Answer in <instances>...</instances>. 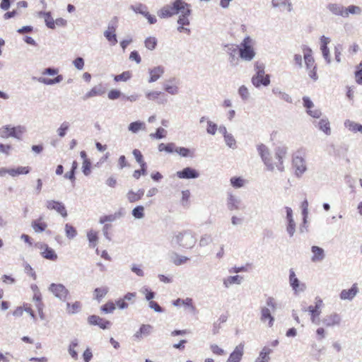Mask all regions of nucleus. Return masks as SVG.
<instances>
[{
    "label": "nucleus",
    "mask_w": 362,
    "mask_h": 362,
    "mask_svg": "<svg viewBox=\"0 0 362 362\" xmlns=\"http://www.w3.org/2000/svg\"><path fill=\"white\" fill-rule=\"evenodd\" d=\"M255 41L250 37H245L238 47L239 57L245 62L252 61L255 57V51L253 47Z\"/></svg>",
    "instance_id": "obj_1"
},
{
    "label": "nucleus",
    "mask_w": 362,
    "mask_h": 362,
    "mask_svg": "<svg viewBox=\"0 0 362 362\" xmlns=\"http://www.w3.org/2000/svg\"><path fill=\"white\" fill-rule=\"evenodd\" d=\"M187 6V3L183 0H175L171 5H165L158 11V16L162 18H170L180 13L182 9Z\"/></svg>",
    "instance_id": "obj_2"
},
{
    "label": "nucleus",
    "mask_w": 362,
    "mask_h": 362,
    "mask_svg": "<svg viewBox=\"0 0 362 362\" xmlns=\"http://www.w3.org/2000/svg\"><path fill=\"white\" fill-rule=\"evenodd\" d=\"M174 239L177 244L185 248L193 247L196 243L194 235L189 230L179 232L174 236Z\"/></svg>",
    "instance_id": "obj_3"
},
{
    "label": "nucleus",
    "mask_w": 362,
    "mask_h": 362,
    "mask_svg": "<svg viewBox=\"0 0 362 362\" xmlns=\"http://www.w3.org/2000/svg\"><path fill=\"white\" fill-rule=\"evenodd\" d=\"M49 291L56 297L63 301L69 299V291L62 284H51L49 286Z\"/></svg>",
    "instance_id": "obj_4"
},
{
    "label": "nucleus",
    "mask_w": 362,
    "mask_h": 362,
    "mask_svg": "<svg viewBox=\"0 0 362 362\" xmlns=\"http://www.w3.org/2000/svg\"><path fill=\"white\" fill-rule=\"evenodd\" d=\"M30 288L33 292V296L32 298L33 301L34 302L35 305L37 309L40 317L42 319H43L45 317V315L43 313L45 305L42 301V293L36 284H32Z\"/></svg>",
    "instance_id": "obj_5"
},
{
    "label": "nucleus",
    "mask_w": 362,
    "mask_h": 362,
    "mask_svg": "<svg viewBox=\"0 0 362 362\" xmlns=\"http://www.w3.org/2000/svg\"><path fill=\"white\" fill-rule=\"evenodd\" d=\"M31 168L29 166H18L16 168L0 169V177L4 176L6 174L10 175L11 177H16L21 175L28 174Z\"/></svg>",
    "instance_id": "obj_6"
},
{
    "label": "nucleus",
    "mask_w": 362,
    "mask_h": 362,
    "mask_svg": "<svg viewBox=\"0 0 362 362\" xmlns=\"http://www.w3.org/2000/svg\"><path fill=\"white\" fill-rule=\"evenodd\" d=\"M35 246L41 250L40 254L44 258L52 261H55L57 259V255L48 245L43 243H37Z\"/></svg>",
    "instance_id": "obj_7"
},
{
    "label": "nucleus",
    "mask_w": 362,
    "mask_h": 362,
    "mask_svg": "<svg viewBox=\"0 0 362 362\" xmlns=\"http://www.w3.org/2000/svg\"><path fill=\"white\" fill-rule=\"evenodd\" d=\"M251 82L256 88H259L262 85L267 86L270 83V76L265 73L256 72L252 77Z\"/></svg>",
    "instance_id": "obj_8"
},
{
    "label": "nucleus",
    "mask_w": 362,
    "mask_h": 362,
    "mask_svg": "<svg viewBox=\"0 0 362 362\" xmlns=\"http://www.w3.org/2000/svg\"><path fill=\"white\" fill-rule=\"evenodd\" d=\"M136 298V293H127L123 298L116 300V305L119 309H127L130 305L134 303Z\"/></svg>",
    "instance_id": "obj_9"
},
{
    "label": "nucleus",
    "mask_w": 362,
    "mask_h": 362,
    "mask_svg": "<svg viewBox=\"0 0 362 362\" xmlns=\"http://www.w3.org/2000/svg\"><path fill=\"white\" fill-rule=\"evenodd\" d=\"M244 343H240L236 346L234 350L230 354L226 362H241L244 354Z\"/></svg>",
    "instance_id": "obj_10"
},
{
    "label": "nucleus",
    "mask_w": 362,
    "mask_h": 362,
    "mask_svg": "<svg viewBox=\"0 0 362 362\" xmlns=\"http://www.w3.org/2000/svg\"><path fill=\"white\" fill-rule=\"evenodd\" d=\"M88 322L91 325H98L103 329H109L111 326V322L109 320H105L100 316L93 315L88 317Z\"/></svg>",
    "instance_id": "obj_11"
},
{
    "label": "nucleus",
    "mask_w": 362,
    "mask_h": 362,
    "mask_svg": "<svg viewBox=\"0 0 362 362\" xmlns=\"http://www.w3.org/2000/svg\"><path fill=\"white\" fill-rule=\"evenodd\" d=\"M46 206L49 210H55L63 217L67 216L66 209L64 204L62 202L50 200L47 202Z\"/></svg>",
    "instance_id": "obj_12"
},
{
    "label": "nucleus",
    "mask_w": 362,
    "mask_h": 362,
    "mask_svg": "<svg viewBox=\"0 0 362 362\" xmlns=\"http://www.w3.org/2000/svg\"><path fill=\"white\" fill-rule=\"evenodd\" d=\"M322 305V300L320 298H316L315 305H310L308 308V310L310 313L311 315V321L313 323H317V317L320 315V308Z\"/></svg>",
    "instance_id": "obj_13"
},
{
    "label": "nucleus",
    "mask_w": 362,
    "mask_h": 362,
    "mask_svg": "<svg viewBox=\"0 0 362 362\" xmlns=\"http://www.w3.org/2000/svg\"><path fill=\"white\" fill-rule=\"evenodd\" d=\"M178 81L175 78H171L163 84V89L168 93L175 95L179 93Z\"/></svg>",
    "instance_id": "obj_14"
},
{
    "label": "nucleus",
    "mask_w": 362,
    "mask_h": 362,
    "mask_svg": "<svg viewBox=\"0 0 362 362\" xmlns=\"http://www.w3.org/2000/svg\"><path fill=\"white\" fill-rule=\"evenodd\" d=\"M226 48V52L228 54V62L232 66H235L238 64L239 59L237 57L238 49L233 45H225Z\"/></svg>",
    "instance_id": "obj_15"
},
{
    "label": "nucleus",
    "mask_w": 362,
    "mask_h": 362,
    "mask_svg": "<svg viewBox=\"0 0 362 362\" xmlns=\"http://www.w3.org/2000/svg\"><path fill=\"white\" fill-rule=\"evenodd\" d=\"M303 51L304 53L303 57L307 70H310L311 69H315L317 66L315 64L314 58L311 54L312 49L307 46H303Z\"/></svg>",
    "instance_id": "obj_16"
},
{
    "label": "nucleus",
    "mask_w": 362,
    "mask_h": 362,
    "mask_svg": "<svg viewBox=\"0 0 362 362\" xmlns=\"http://www.w3.org/2000/svg\"><path fill=\"white\" fill-rule=\"evenodd\" d=\"M190 5L187 4V6H185L184 9L180 12V15L177 19V23L180 25H189V20L188 16L191 15Z\"/></svg>",
    "instance_id": "obj_17"
},
{
    "label": "nucleus",
    "mask_w": 362,
    "mask_h": 362,
    "mask_svg": "<svg viewBox=\"0 0 362 362\" xmlns=\"http://www.w3.org/2000/svg\"><path fill=\"white\" fill-rule=\"evenodd\" d=\"M358 291L356 284H354L351 288L344 289L340 293V298L341 300H351L357 294Z\"/></svg>",
    "instance_id": "obj_18"
},
{
    "label": "nucleus",
    "mask_w": 362,
    "mask_h": 362,
    "mask_svg": "<svg viewBox=\"0 0 362 362\" xmlns=\"http://www.w3.org/2000/svg\"><path fill=\"white\" fill-rule=\"evenodd\" d=\"M177 175L181 179L196 178L199 176V173L191 168H185L181 171L177 173Z\"/></svg>",
    "instance_id": "obj_19"
},
{
    "label": "nucleus",
    "mask_w": 362,
    "mask_h": 362,
    "mask_svg": "<svg viewBox=\"0 0 362 362\" xmlns=\"http://www.w3.org/2000/svg\"><path fill=\"white\" fill-rule=\"evenodd\" d=\"M289 281L291 287L296 292L304 290L305 285L303 284H300L293 269L290 270Z\"/></svg>",
    "instance_id": "obj_20"
},
{
    "label": "nucleus",
    "mask_w": 362,
    "mask_h": 362,
    "mask_svg": "<svg viewBox=\"0 0 362 362\" xmlns=\"http://www.w3.org/2000/svg\"><path fill=\"white\" fill-rule=\"evenodd\" d=\"M150 78L148 79L149 83L156 81L160 77L164 74V67L162 66H156L148 71Z\"/></svg>",
    "instance_id": "obj_21"
},
{
    "label": "nucleus",
    "mask_w": 362,
    "mask_h": 362,
    "mask_svg": "<svg viewBox=\"0 0 362 362\" xmlns=\"http://www.w3.org/2000/svg\"><path fill=\"white\" fill-rule=\"evenodd\" d=\"M344 127L352 133H360L362 134V124H358L354 121L346 119L344 121Z\"/></svg>",
    "instance_id": "obj_22"
},
{
    "label": "nucleus",
    "mask_w": 362,
    "mask_h": 362,
    "mask_svg": "<svg viewBox=\"0 0 362 362\" xmlns=\"http://www.w3.org/2000/svg\"><path fill=\"white\" fill-rule=\"evenodd\" d=\"M31 226L35 233H42L47 228V223L42 217H40L32 221Z\"/></svg>",
    "instance_id": "obj_23"
},
{
    "label": "nucleus",
    "mask_w": 362,
    "mask_h": 362,
    "mask_svg": "<svg viewBox=\"0 0 362 362\" xmlns=\"http://www.w3.org/2000/svg\"><path fill=\"white\" fill-rule=\"evenodd\" d=\"M340 316L337 313H333L327 315L323 319V323L326 327H334L338 325L340 323Z\"/></svg>",
    "instance_id": "obj_24"
},
{
    "label": "nucleus",
    "mask_w": 362,
    "mask_h": 362,
    "mask_svg": "<svg viewBox=\"0 0 362 362\" xmlns=\"http://www.w3.org/2000/svg\"><path fill=\"white\" fill-rule=\"evenodd\" d=\"M26 129L24 126L18 125L16 127H11L9 135L10 137L17 139L18 140L22 139L23 134L25 132Z\"/></svg>",
    "instance_id": "obj_25"
},
{
    "label": "nucleus",
    "mask_w": 362,
    "mask_h": 362,
    "mask_svg": "<svg viewBox=\"0 0 362 362\" xmlns=\"http://www.w3.org/2000/svg\"><path fill=\"white\" fill-rule=\"evenodd\" d=\"M34 81H37L40 83H44L45 85H54L56 83H59L62 82L64 79V77L62 75H57L54 78H37V77H33L32 78Z\"/></svg>",
    "instance_id": "obj_26"
},
{
    "label": "nucleus",
    "mask_w": 362,
    "mask_h": 362,
    "mask_svg": "<svg viewBox=\"0 0 362 362\" xmlns=\"http://www.w3.org/2000/svg\"><path fill=\"white\" fill-rule=\"evenodd\" d=\"M261 320L264 322L268 320L269 327H272L274 325V318L271 314V312L267 308H261Z\"/></svg>",
    "instance_id": "obj_27"
},
{
    "label": "nucleus",
    "mask_w": 362,
    "mask_h": 362,
    "mask_svg": "<svg viewBox=\"0 0 362 362\" xmlns=\"http://www.w3.org/2000/svg\"><path fill=\"white\" fill-rule=\"evenodd\" d=\"M105 93V88L101 85L94 86L90 91L86 93L84 99L95 97L96 95H102Z\"/></svg>",
    "instance_id": "obj_28"
},
{
    "label": "nucleus",
    "mask_w": 362,
    "mask_h": 362,
    "mask_svg": "<svg viewBox=\"0 0 362 362\" xmlns=\"http://www.w3.org/2000/svg\"><path fill=\"white\" fill-rule=\"evenodd\" d=\"M37 16L40 18H44L45 23L46 25L47 26V28H49L50 29L55 28L54 20L52 17L51 13L49 11V12L40 11L37 13Z\"/></svg>",
    "instance_id": "obj_29"
},
{
    "label": "nucleus",
    "mask_w": 362,
    "mask_h": 362,
    "mask_svg": "<svg viewBox=\"0 0 362 362\" xmlns=\"http://www.w3.org/2000/svg\"><path fill=\"white\" fill-rule=\"evenodd\" d=\"M315 125L319 128L320 130L325 133L327 135H330L331 134V129H330V124L328 119L323 118L320 119L317 124L316 122H314Z\"/></svg>",
    "instance_id": "obj_30"
},
{
    "label": "nucleus",
    "mask_w": 362,
    "mask_h": 362,
    "mask_svg": "<svg viewBox=\"0 0 362 362\" xmlns=\"http://www.w3.org/2000/svg\"><path fill=\"white\" fill-rule=\"evenodd\" d=\"M272 352V350L269 347L264 346L256 358L255 362H269L270 360L269 354Z\"/></svg>",
    "instance_id": "obj_31"
},
{
    "label": "nucleus",
    "mask_w": 362,
    "mask_h": 362,
    "mask_svg": "<svg viewBox=\"0 0 362 362\" xmlns=\"http://www.w3.org/2000/svg\"><path fill=\"white\" fill-rule=\"evenodd\" d=\"M311 251L313 254L312 257L313 262H320L325 257L323 249L317 246H313Z\"/></svg>",
    "instance_id": "obj_32"
},
{
    "label": "nucleus",
    "mask_w": 362,
    "mask_h": 362,
    "mask_svg": "<svg viewBox=\"0 0 362 362\" xmlns=\"http://www.w3.org/2000/svg\"><path fill=\"white\" fill-rule=\"evenodd\" d=\"M272 93L279 96V98L281 100H283L284 101L286 102V103H293V100H292V98L291 95H289L288 93L282 91L281 90V88H278V87H274L272 88Z\"/></svg>",
    "instance_id": "obj_33"
},
{
    "label": "nucleus",
    "mask_w": 362,
    "mask_h": 362,
    "mask_svg": "<svg viewBox=\"0 0 362 362\" xmlns=\"http://www.w3.org/2000/svg\"><path fill=\"white\" fill-rule=\"evenodd\" d=\"M152 330V326L150 325H142L135 334L134 337L136 339H141L143 337L148 335Z\"/></svg>",
    "instance_id": "obj_34"
},
{
    "label": "nucleus",
    "mask_w": 362,
    "mask_h": 362,
    "mask_svg": "<svg viewBox=\"0 0 362 362\" xmlns=\"http://www.w3.org/2000/svg\"><path fill=\"white\" fill-rule=\"evenodd\" d=\"M146 124L141 121H136L130 123L128 126V130L132 133L136 134L139 130H145Z\"/></svg>",
    "instance_id": "obj_35"
},
{
    "label": "nucleus",
    "mask_w": 362,
    "mask_h": 362,
    "mask_svg": "<svg viewBox=\"0 0 362 362\" xmlns=\"http://www.w3.org/2000/svg\"><path fill=\"white\" fill-rule=\"evenodd\" d=\"M328 10L334 15L341 16L344 17V8L343 6L337 4H329L327 5Z\"/></svg>",
    "instance_id": "obj_36"
},
{
    "label": "nucleus",
    "mask_w": 362,
    "mask_h": 362,
    "mask_svg": "<svg viewBox=\"0 0 362 362\" xmlns=\"http://www.w3.org/2000/svg\"><path fill=\"white\" fill-rule=\"evenodd\" d=\"M195 150L194 148H187L185 147H177L176 148V153L182 157H194Z\"/></svg>",
    "instance_id": "obj_37"
},
{
    "label": "nucleus",
    "mask_w": 362,
    "mask_h": 362,
    "mask_svg": "<svg viewBox=\"0 0 362 362\" xmlns=\"http://www.w3.org/2000/svg\"><path fill=\"white\" fill-rule=\"evenodd\" d=\"M362 13L361 7L355 5L349 6L344 9V17L347 18L349 14L360 15Z\"/></svg>",
    "instance_id": "obj_38"
},
{
    "label": "nucleus",
    "mask_w": 362,
    "mask_h": 362,
    "mask_svg": "<svg viewBox=\"0 0 362 362\" xmlns=\"http://www.w3.org/2000/svg\"><path fill=\"white\" fill-rule=\"evenodd\" d=\"M129 8L136 13H139L144 16L145 14L146 15V12L148 11L147 6L141 3H139L135 5H131Z\"/></svg>",
    "instance_id": "obj_39"
},
{
    "label": "nucleus",
    "mask_w": 362,
    "mask_h": 362,
    "mask_svg": "<svg viewBox=\"0 0 362 362\" xmlns=\"http://www.w3.org/2000/svg\"><path fill=\"white\" fill-rule=\"evenodd\" d=\"M144 192L143 190H139L137 192L129 191L127 193V198L130 202H135L140 200L144 196Z\"/></svg>",
    "instance_id": "obj_40"
},
{
    "label": "nucleus",
    "mask_w": 362,
    "mask_h": 362,
    "mask_svg": "<svg viewBox=\"0 0 362 362\" xmlns=\"http://www.w3.org/2000/svg\"><path fill=\"white\" fill-rule=\"evenodd\" d=\"M81 308V303L79 301H75L73 303H68L66 304V311L69 314H74L78 313Z\"/></svg>",
    "instance_id": "obj_41"
},
{
    "label": "nucleus",
    "mask_w": 362,
    "mask_h": 362,
    "mask_svg": "<svg viewBox=\"0 0 362 362\" xmlns=\"http://www.w3.org/2000/svg\"><path fill=\"white\" fill-rule=\"evenodd\" d=\"M257 150L258 154L261 157V158H267V156H269V148L263 144H258L257 146Z\"/></svg>",
    "instance_id": "obj_42"
},
{
    "label": "nucleus",
    "mask_w": 362,
    "mask_h": 362,
    "mask_svg": "<svg viewBox=\"0 0 362 362\" xmlns=\"http://www.w3.org/2000/svg\"><path fill=\"white\" fill-rule=\"evenodd\" d=\"M294 165L296 168L295 173L298 176L302 175L306 170L304 160H297Z\"/></svg>",
    "instance_id": "obj_43"
},
{
    "label": "nucleus",
    "mask_w": 362,
    "mask_h": 362,
    "mask_svg": "<svg viewBox=\"0 0 362 362\" xmlns=\"http://www.w3.org/2000/svg\"><path fill=\"white\" fill-rule=\"evenodd\" d=\"M241 279L242 277L238 275L229 276L227 279H224L223 284L225 285L226 287H228L234 284H240Z\"/></svg>",
    "instance_id": "obj_44"
},
{
    "label": "nucleus",
    "mask_w": 362,
    "mask_h": 362,
    "mask_svg": "<svg viewBox=\"0 0 362 362\" xmlns=\"http://www.w3.org/2000/svg\"><path fill=\"white\" fill-rule=\"evenodd\" d=\"M69 127H70L69 122H68L66 121L63 122L61 124L60 127L57 129L58 136L60 138L64 137L66 134L67 130L69 129Z\"/></svg>",
    "instance_id": "obj_45"
},
{
    "label": "nucleus",
    "mask_w": 362,
    "mask_h": 362,
    "mask_svg": "<svg viewBox=\"0 0 362 362\" xmlns=\"http://www.w3.org/2000/svg\"><path fill=\"white\" fill-rule=\"evenodd\" d=\"M288 151L287 146L281 145L275 148V156L276 158H284L286 156Z\"/></svg>",
    "instance_id": "obj_46"
},
{
    "label": "nucleus",
    "mask_w": 362,
    "mask_h": 362,
    "mask_svg": "<svg viewBox=\"0 0 362 362\" xmlns=\"http://www.w3.org/2000/svg\"><path fill=\"white\" fill-rule=\"evenodd\" d=\"M107 292L108 288L107 287L97 288L94 291L95 298L100 300L105 296Z\"/></svg>",
    "instance_id": "obj_47"
},
{
    "label": "nucleus",
    "mask_w": 362,
    "mask_h": 362,
    "mask_svg": "<svg viewBox=\"0 0 362 362\" xmlns=\"http://www.w3.org/2000/svg\"><path fill=\"white\" fill-rule=\"evenodd\" d=\"M140 165H141V170H134V173H133V176L136 178V179H139L140 177V176L141 175H145L146 173V163L144 162V160H137Z\"/></svg>",
    "instance_id": "obj_48"
},
{
    "label": "nucleus",
    "mask_w": 362,
    "mask_h": 362,
    "mask_svg": "<svg viewBox=\"0 0 362 362\" xmlns=\"http://www.w3.org/2000/svg\"><path fill=\"white\" fill-rule=\"evenodd\" d=\"M272 6L274 7L280 8L281 6H284L286 4L288 5V11H291L292 9L291 3L289 2V0H272Z\"/></svg>",
    "instance_id": "obj_49"
},
{
    "label": "nucleus",
    "mask_w": 362,
    "mask_h": 362,
    "mask_svg": "<svg viewBox=\"0 0 362 362\" xmlns=\"http://www.w3.org/2000/svg\"><path fill=\"white\" fill-rule=\"evenodd\" d=\"M210 350L216 356H221L226 355V351L216 344H212L210 345Z\"/></svg>",
    "instance_id": "obj_50"
},
{
    "label": "nucleus",
    "mask_w": 362,
    "mask_h": 362,
    "mask_svg": "<svg viewBox=\"0 0 362 362\" xmlns=\"http://www.w3.org/2000/svg\"><path fill=\"white\" fill-rule=\"evenodd\" d=\"M87 236L90 246L95 247L98 240V233L94 230H90L88 233Z\"/></svg>",
    "instance_id": "obj_51"
},
{
    "label": "nucleus",
    "mask_w": 362,
    "mask_h": 362,
    "mask_svg": "<svg viewBox=\"0 0 362 362\" xmlns=\"http://www.w3.org/2000/svg\"><path fill=\"white\" fill-rule=\"evenodd\" d=\"M144 44L147 49L153 50L157 45V40L154 37H148L145 40Z\"/></svg>",
    "instance_id": "obj_52"
},
{
    "label": "nucleus",
    "mask_w": 362,
    "mask_h": 362,
    "mask_svg": "<svg viewBox=\"0 0 362 362\" xmlns=\"http://www.w3.org/2000/svg\"><path fill=\"white\" fill-rule=\"evenodd\" d=\"M65 233L66 237L70 239L74 238L77 235L76 228L69 223L65 225Z\"/></svg>",
    "instance_id": "obj_53"
},
{
    "label": "nucleus",
    "mask_w": 362,
    "mask_h": 362,
    "mask_svg": "<svg viewBox=\"0 0 362 362\" xmlns=\"http://www.w3.org/2000/svg\"><path fill=\"white\" fill-rule=\"evenodd\" d=\"M115 305L116 303L108 301L101 307V310L105 313H111L115 310Z\"/></svg>",
    "instance_id": "obj_54"
},
{
    "label": "nucleus",
    "mask_w": 362,
    "mask_h": 362,
    "mask_svg": "<svg viewBox=\"0 0 362 362\" xmlns=\"http://www.w3.org/2000/svg\"><path fill=\"white\" fill-rule=\"evenodd\" d=\"M104 36L112 45H115L117 43V39L115 33L105 31Z\"/></svg>",
    "instance_id": "obj_55"
},
{
    "label": "nucleus",
    "mask_w": 362,
    "mask_h": 362,
    "mask_svg": "<svg viewBox=\"0 0 362 362\" xmlns=\"http://www.w3.org/2000/svg\"><path fill=\"white\" fill-rule=\"evenodd\" d=\"M238 94L243 100L246 101L250 98V92L245 86H241L238 88Z\"/></svg>",
    "instance_id": "obj_56"
},
{
    "label": "nucleus",
    "mask_w": 362,
    "mask_h": 362,
    "mask_svg": "<svg viewBox=\"0 0 362 362\" xmlns=\"http://www.w3.org/2000/svg\"><path fill=\"white\" fill-rule=\"evenodd\" d=\"M224 141L228 147L231 148H236V141L232 134L229 133L226 135V136H224Z\"/></svg>",
    "instance_id": "obj_57"
},
{
    "label": "nucleus",
    "mask_w": 362,
    "mask_h": 362,
    "mask_svg": "<svg viewBox=\"0 0 362 362\" xmlns=\"http://www.w3.org/2000/svg\"><path fill=\"white\" fill-rule=\"evenodd\" d=\"M132 215L136 218H141L144 216V208L143 206H137L132 210Z\"/></svg>",
    "instance_id": "obj_58"
},
{
    "label": "nucleus",
    "mask_w": 362,
    "mask_h": 362,
    "mask_svg": "<svg viewBox=\"0 0 362 362\" xmlns=\"http://www.w3.org/2000/svg\"><path fill=\"white\" fill-rule=\"evenodd\" d=\"M131 73L129 71H124L119 75H116L114 78V80L116 82L118 81H127L131 78Z\"/></svg>",
    "instance_id": "obj_59"
},
{
    "label": "nucleus",
    "mask_w": 362,
    "mask_h": 362,
    "mask_svg": "<svg viewBox=\"0 0 362 362\" xmlns=\"http://www.w3.org/2000/svg\"><path fill=\"white\" fill-rule=\"evenodd\" d=\"M164 96V93L160 91H149L146 93V97L149 100H156L158 99V96Z\"/></svg>",
    "instance_id": "obj_60"
},
{
    "label": "nucleus",
    "mask_w": 362,
    "mask_h": 362,
    "mask_svg": "<svg viewBox=\"0 0 362 362\" xmlns=\"http://www.w3.org/2000/svg\"><path fill=\"white\" fill-rule=\"evenodd\" d=\"M117 23H118V18L117 17L115 16L108 23V26L107 30L105 31H109L112 33H115L116 29L117 28Z\"/></svg>",
    "instance_id": "obj_61"
},
{
    "label": "nucleus",
    "mask_w": 362,
    "mask_h": 362,
    "mask_svg": "<svg viewBox=\"0 0 362 362\" xmlns=\"http://www.w3.org/2000/svg\"><path fill=\"white\" fill-rule=\"evenodd\" d=\"M165 130L163 128L159 127L156 129L155 133L150 134V137L152 139H160L165 136Z\"/></svg>",
    "instance_id": "obj_62"
},
{
    "label": "nucleus",
    "mask_w": 362,
    "mask_h": 362,
    "mask_svg": "<svg viewBox=\"0 0 362 362\" xmlns=\"http://www.w3.org/2000/svg\"><path fill=\"white\" fill-rule=\"evenodd\" d=\"M230 183L235 188H239L244 185L245 180L241 177H233L230 179Z\"/></svg>",
    "instance_id": "obj_63"
},
{
    "label": "nucleus",
    "mask_w": 362,
    "mask_h": 362,
    "mask_svg": "<svg viewBox=\"0 0 362 362\" xmlns=\"http://www.w3.org/2000/svg\"><path fill=\"white\" fill-rule=\"evenodd\" d=\"M218 129V126L214 122L208 120L207 121V128H206V132L209 134L214 135Z\"/></svg>",
    "instance_id": "obj_64"
}]
</instances>
